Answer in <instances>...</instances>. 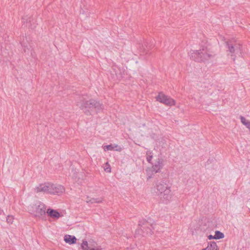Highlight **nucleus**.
<instances>
[{
  "label": "nucleus",
  "instance_id": "1",
  "mask_svg": "<svg viewBox=\"0 0 250 250\" xmlns=\"http://www.w3.org/2000/svg\"><path fill=\"white\" fill-rule=\"evenodd\" d=\"M166 179L158 180L154 187V191L163 202H167L171 198L170 188L166 183Z\"/></svg>",
  "mask_w": 250,
  "mask_h": 250
},
{
  "label": "nucleus",
  "instance_id": "2",
  "mask_svg": "<svg viewBox=\"0 0 250 250\" xmlns=\"http://www.w3.org/2000/svg\"><path fill=\"white\" fill-rule=\"evenodd\" d=\"M86 115L90 114V110L95 109L97 112H100L103 109L104 106L99 102L93 99L89 101L84 100L83 97H80L79 101L77 104Z\"/></svg>",
  "mask_w": 250,
  "mask_h": 250
},
{
  "label": "nucleus",
  "instance_id": "3",
  "mask_svg": "<svg viewBox=\"0 0 250 250\" xmlns=\"http://www.w3.org/2000/svg\"><path fill=\"white\" fill-rule=\"evenodd\" d=\"M215 54L207 47H203L199 50H194L190 52V58L198 62H208L214 57Z\"/></svg>",
  "mask_w": 250,
  "mask_h": 250
},
{
  "label": "nucleus",
  "instance_id": "4",
  "mask_svg": "<svg viewBox=\"0 0 250 250\" xmlns=\"http://www.w3.org/2000/svg\"><path fill=\"white\" fill-rule=\"evenodd\" d=\"M226 43L228 55H230L232 59L235 61L236 55L241 53V45L234 40H229Z\"/></svg>",
  "mask_w": 250,
  "mask_h": 250
},
{
  "label": "nucleus",
  "instance_id": "5",
  "mask_svg": "<svg viewBox=\"0 0 250 250\" xmlns=\"http://www.w3.org/2000/svg\"><path fill=\"white\" fill-rule=\"evenodd\" d=\"M46 206L40 201H37L29 208L31 213L36 217H41L46 213Z\"/></svg>",
  "mask_w": 250,
  "mask_h": 250
},
{
  "label": "nucleus",
  "instance_id": "6",
  "mask_svg": "<svg viewBox=\"0 0 250 250\" xmlns=\"http://www.w3.org/2000/svg\"><path fill=\"white\" fill-rule=\"evenodd\" d=\"M163 162V160L158 159L157 161L153 164L152 167L148 168L146 169L148 178H151L154 174L160 171V170L164 166Z\"/></svg>",
  "mask_w": 250,
  "mask_h": 250
},
{
  "label": "nucleus",
  "instance_id": "7",
  "mask_svg": "<svg viewBox=\"0 0 250 250\" xmlns=\"http://www.w3.org/2000/svg\"><path fill=\"white\" fill-rule=\"evenodd\" d=\"M158 101L161 103L164 104L168 106H172L175 104V101L168 97L162 93H160L158 96L156 97Z\"/></svg>",
  "mask_w": 250,
  "mask_h": 250
},
{
  "label": "nucleus",
  "instance_id": "8",
  "mask_svg": "<svg viewBox=\"0 0 250 250\" xmlns=\"http://www.w3.org/2000/svg\"><path fill=\"white\" fill-rule=\"evenodd\" d=\"M49 194H59L64 192V188L61 185H55L49 183Z\"/></svg>",
  "mask_w": 250,
  "mask_h": 250
},
{
  "label": "nucleus",
  "instance_id": "9",
  "mask_svg": "<svg viewBox=\"0 0 250 250\" xmlns=\"http://www.w3.org/2000/svg\"><path fill=\"white\" fill-rule=\"evenodd\" d=\"M49 183L41 184L34 188V191L36 193L43 192L49 194Z\"/></svg>",
  "mask_w": 250,
  "mask_h": 250
},
{
  "label": "nucleus",
  "instance_id": "10",
  "mask_svg": "<svg viewBox=\"0 0 250 250\" xmlns=\"http://www.w3.org/2000/svg\"><path fill=\"white\" fill-rule=\"evenodd\" d=\"M81 247L83 250H100L98 248L97 244H92L90 242L88 243L87 241H83Z\"/></svg>",
  "mask_w": 250,
  "mask_h": 250
},
{
  "label": "nucleus",
  "instance_id": "11",
  "mask_svg": "<svg viewBox=\"0 0 250 250\" xmlns=\"http://www.w3.org/2000/svg\"><path fill=\"white\" fill-rule=\"evenodd\" d=\"M46 213L50 217L55 219H58L61 216L60 213L58 211L53 209H48L46 210Z\"/></svg>",
  "mask_w": 250,
  "mask_h": 250
},
{
  "label": "nucleus",
  "instance_id": "12",
  "mask_svg": "<svg viewBox=\"0 0 250 250\" xmlns=\"http://www.w3.org/2000/svg\"><path fill=\"white\" fill-rule=\"evenodd\" d=\"M64 240L66 243L71 245L76 243L77 239L74 236L67 234L64 236Z\"/></svg>",
  "mask_w": 250,
  "mask_h": 250
},
{
  "label": "nucleus",
  "instance_id": "13",
  "mask_svg": "<svg viewBox=\"0 0 250 250\" xmlns=\"http://www.w3.org/2000/svg\"><path fill=\"white\" fill-rule=\"evenodd\" d=\"M116 148V150L117 151H121V148L120 147H119L117 145H106L104 146V149L105 151H108V150H113L114 149Z\"/></svg>",
  "mask_w": 250,
  "mask_h": 250
},
{
  "label": "nucleus",
  "instance_id": "14",
  "mask_svg": "<svg viewBox=\"0 0 250 250\" xmlns=\"http://www.w3.org/2000/svg\"><path fill=\"white\" fill-rule=\"evenodd\" d=\"M87 200L86 201L87 203L93 204V203H102L103 198H90L89 199V197H87Z\"/></svg>",
  "mask_w": 250,
  "mask_h": 250
},
{
  "label": "nucleus",
  "instance_id": "15",
  "mask_svg": "<svg viewBox=\"0 0 250 250\" xmlns=\"http://www.w3.org/2000/svg\"><path fill=\"white\" fill-rule=\"evenodd\" d=\"M22 21L24 23L26 22V26H28L32 29H33L36 27L35 25L32 26L31 23H30L31 22V18H28L26 16V17H23L22 19Z\"/></svg>",
  "mask_w": 250,
  "mask_h": 250
},
{
  "label": "nucleus",
  "instance_id": "16",
  "mask_svg": "<svg viewBox=\"0 0 250 250\" xmlns=\"http://www.w3.org/2000/svg\"><path fill=\"white\" fill-rule=\"evenodd\" d=\"M208 250H218L216 243L214 242H210L208 244Z\"/></svg>",
  "mask_w": 250,
  "mask_h": 250
},
{
  "label": "nucleus",
  "instance_id": "17",
  "mask_svg": "<svg viewBox=\"0 0 250 250\" xmlns=\"http://www.w3.org/2000/svg\"><path fill=\"white\" fill-rule=\"evenodd\" d=\"M240 120L242 123L244 125L248 128L250 129V122H249L243 116H240Z\"/></svg>",
  "mask_w": 250,
  "mask_h": 250
},
{
  "label": "nucleus",
  "instance_id": "18",
  "mask_svg": "<svg viewBox=\"0 0 250 250\" xmlns=\"http://www.w3.org/2000/svg\"><path fill=\"white\" fill-rule=\"evenodd\" d=\"M224 237V234L220 231L216 230L215 232V235L213 236V238L215 239H219Z\"/></svg>",
  "mask_w": 250,
  "mask_h": 250
},
{
  "label": "nucleus",
  "instance_id": "19",
  "mask_svg": "<svg viewBox=\"0 0 250 250\" xmlns=\"http://www.w3.org/2000/svg\"><path fill=\"white\" fill-rule=\"evenodd\" d=\"M152 157H153V155H152V153L151 151H148L146 152V159H147V161L149 163H150V162L152 160Z\"/></svg>",
  "mask_w": 250,
  "mask_h": 250
},
{
  "label": "nucleus",
  "instance_id": "20",
  "mask_svg": "<svg viewBox=\"0 0 250 250\" xmlns=\"http://www.w3.org/2000/svg\"><path fill=\"white\" fill-rule=\"evenodd\" d=\"M13 220H14V218H13V217L12 216H10V215H8L7 217V222L8 223H9V224H12L13 222Z\"/></svg>",
  "mask_w": 250,
  "mask_h": 250
},
{
  "label": "nucleus",
  "instance_id": "21",
  "mask_svg": "<svg viewBox=\"0 0 250 250\" xmlns=\"http://www.w3.org/2000/svg\"><path fill=\"white\" fill-rule=\"evenodd\" d=\"M108 167L104 168V170L107 172H111V168L109 167V165H108L107 163L106 164Z\"/></svg>",
  "mask_w": 250,
  "mask_h": 250
},
{
  "label": "nucleus",
  "instance_id": "22",
  "mask_svg": "<svg viewBox=\"0 0 250 250\" xmlns=\"http://www.w3.org/2000/svg\"><path fill=\"white\" fill-rule=\"evenodd\" d=\"M151 231H152V229L151 228H149L148 229V230H147V233H149L150 234H151Z\"/></svg>",
  "mask_w": 250,
  "mask_h": 250
},
{
  "label": "nucleus",
  "instance_id": "23",
  "mask_svg": "<svg viewBox=\"0 0 250 250\" xmlns=\"http://www.w3.org/2000/svg\"><path fill=\"white\" fill-rule=\"evenodd\" d=\"M208 239H210H210H214V238H213V236L212 235H209V236H208Z\"/></svg>",
  "mask_w": 250,
  "mask_h": 250
},
{
  "label": "nucleus",
  "instance_id": "24",
  "mask_svg": "<svg viewBox=\"0 0 250 250\" xmlns=\"http://www.w3.org/2000/svg\"><path fill=\"white\" fill-rule=\"evenodd\" d=\"M151 221H151V220H150V222H149V223L150 224H151V227H152V228L153 229H154V227L152 226V224H151Z\"/></svg>",
  "mask_w": 250,
  "mask_h": 250
},
{
  "label": "nucleus",
  "instance_id": "25",
  "mask_svg": "<svg viewBox=\"0 0 250 250\" xmlns=\"http://www.w3.org/2000/svg\"><path fill=\"white\" fill-rule=\"evenodd\" d=\"M3 212V210L0 208V215H1Z\"/></svg>",
  "mask_w": 250,
  "mask_h": 250
},
{
  "label": "nucleus",
  "instance_id": "26",
  "mask_svg": "<svg viewBox=\"0 0 250 250\" xmlns=\"http://www.w3.org/2000/svg\"><path fill=\"white\" fill-rule=\"evenodd\" d=\"M202 250H207V247L206 248H205V249H202Z\"/></svg>",
  "mask_w": 250,
  "mask_h": 250
}]
</instances>
